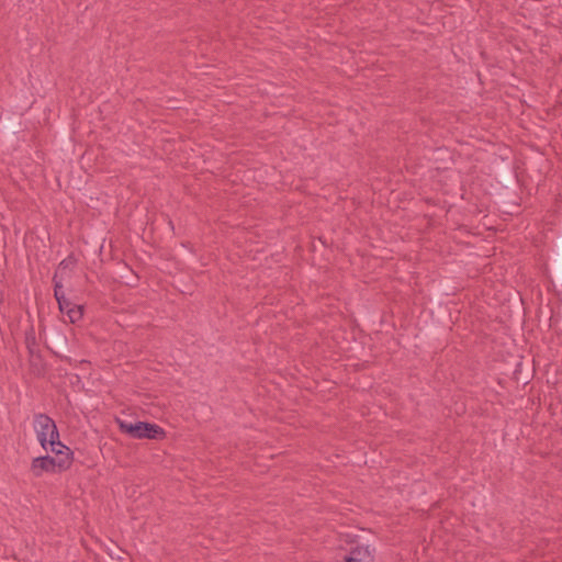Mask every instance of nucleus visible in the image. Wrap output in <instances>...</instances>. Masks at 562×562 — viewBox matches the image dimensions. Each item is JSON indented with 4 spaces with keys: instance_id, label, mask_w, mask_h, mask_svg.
I'll return each instance as SVG.
<instances>
[{
    "instance_id": "nucleus-1",
    "label": "nucleus",
    "mask_w": 562,
    "mask_h": 562,
    "mask_svg": "<svg viewBox=\"0 0 562 562\" xmlns=\"http://www.w3.org/2000/svg\"><path fill=\"white\" fill-rule=\"evenodd\" d=\"M121 432L128 435L134 439H154L159 440L165 438V430L157 424L147 422L131 423L122 419H116Z\"/></svg>"
},
{
    "instance_id": "nucleus-2",
    "label": "nucleus",
    "mask_w": 562,
    "mask_h": 562,
    "mask_svg": "<svg viewBox=\"0 0 562 562\" xmlns=\"http://www.w3.org/2000/svg\"><path fill=\"white\" fill-rule=\"evenodd\" d=\"M65 461H54V457L42 456L32 460L30 471L34 477H41L44 473H61L65 472Z\"/></svg>"
},
{
    "instance_id": "nucleus-3",
    "label": "nucleus",
    "mask_w": 562,
    "mask_h": 562,
    "mask_svg": "<svg viewBox=\"0 0 562 562\" xmlns=\"http://www.w3.org/2000/svg\"><path fill=\"white\" fill-rule=\"evenodd\" d=\"M350 549L342 555L341 562H374V549L369 544L349 541Z\"/></svg>"
},
{
    "instance_id": "nucleus-4",
    "label": "nucleus",
    "mask_w": 562,
    "mask_h": 562,
    "mask_svg": "<svg viewBox=\"0 0 562 562\" xmlns=\"http://www.w3.org/2000/svg\"><path fill=\"white\" fill-rule=\"evenodd\" d=\"M56 424L52 417L47 414L37 413L34 414V430L36 432L37 440L43 449H47V438L53 428H56Z\"/></svg>"
},
{
    "instance_id": "nucleus-5",
    "label": "nucleus",
    "mask_w": 562,
    "mask_h": 562,
    "mask_svg": "<svg viewBox=\"0 0 562 562\" xmlns=\"http://www.w3.org/2000/svg\"><path fill=\"white\" fill-rule=\"evenodd\" d=\"M53 453H55L56 457H54V461H65V463L67 464L65 467V471H67L71 464H72V456H74V452L70 450V448H68L66 446V448H63V449H56V448H52L50 450Z\"/></svg>"
},
{
    "instance_id": "nucleus-6",
    "label": "nucleus",
    "mask_w": 562,
    "mask_h": 562,
    "mask_svg": "<svg viewBox=\"0 0 562 562\" xmlns=\"http://www.w3.org/2000/svg\"><path fill=\"white\" fill-rule=\"evenodd\" d=\"M66 315L69 317L70 323L75 324L83 317V306L76 304L67 310Z\"/></svg>"
},
{
    "instance_id": "nucleus-7",
    "label": "nucleus",
    "mask_w": 562,
    "mask_h": 562,
    "mask_svg": "<svg viewBox=\"0 0 562 562\" xmlns=\"http://www.w3.org/2000/svg\"><path fill=\"white\" fill-rule=\"evenodd\" d=\"M47 446H50L52 448H56V446H59L60 449L66 448V446L59 440V431L58 428H53V430L49 432L47 438Z\"/></svg>"
},
{
    "instance_id": "nucleus-8",
    "label": "nucleus",
    "mask_w": 562,
    "mask_h": 562,
    "mask_svg": "<svg viewBox=\"0 0 562 562\" xmlns=\"http://www.w3.org/2000/svg\"><path fill=\"white\" fill-rule=\"evenodd\" d=\"M53 283H54V296L56 301L65 299V293L63 291V283L58 279L57 272L53 276Z\"/></svg>"
},
{
    "instance_id": "nucleus-9",
    "label": "nucleus",
    "mask_w": 562,
    "mask_h": 562,
    "mask_svg": "<svg viewBox=\"0 0 562 562\" xmlns=\"http://www.w3.org/2000/svg\"><path fill=\"white\" fill-rule=\"evenodd\" d=\"M58 308L61 313L66 314L67 310L71 308L75 304L67 297L58 300Z\"/></svg>"
},
{
    "instance_id": "nucleus-10",
    "label": "nucleus",
    "mask_w": 562,
    "mask_h": 562,
    "mask_svg": "<svg viewBox=\"0 0 562 562\" xmlns=\"http://www.w3.org/2000/svg\"><path fill=\"white\" fill-rule=\"evenodd\" d=\"M26 348L30 352V355H34L35 347H36V339L33 335L26 336L25 338Z\"/></svg>"
},
{
    "instance_id": "nucleus-11",
    "label": "nucleus",
    "mask_w": 562,
    "mask_h": 562,
    "mask_svg": "<svg viewBox=\"0 0 562 562\" xmlns=\"http://www.w3.org/2000/svg\"><path fill=\"white\" fill-rule=\"evenodd\" d=\"M66 261H67V260H63V261L59 263V267H64V268H66V267H67V262H66Z\"/></svg>"
}]
</instances>
